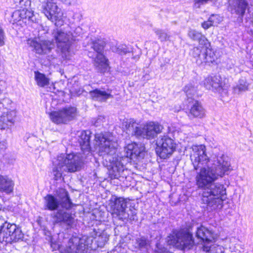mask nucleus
Returning a JSON list of instances; mask_svg holds the SVG:
<instances>
[{"mask_svg": "<svg viewBox=\"0 0 253 253\" xmlns=\"http://www.w3.org/2000/svg\"><path fill=\"white\" fill-rule=\"evenodd\" d=\"M149 247L150 242L145 237H141L136 239L135 248L141 252L146 253Z\"/></svg>", "mask_w": 253, "mask_h": 253, "instance_id": "24", "label": "nucleus"}, {"mask_svg": "<svg viewBox=\"0 0 253 253\" xmlns=\"http://www.w3.org/2000/svg\"><path fill=\"white\" fill-rule=\"evenodd\" d=\"M184 90L187 97L188 107L189 113L188 116L189 118H202L205 115V111L201 105L196 99V89L192 84H189L185 86Z\"/></svg>", "mask_w": 253, "mask_h": 253, "instance_id": "8", "label": "nucleus"}, {"mask_svg": "<svg viewBox=\"0 0 253 253\" xmlns=\"http://www.w3.org/2000/svg\"><path fill=\"white\" fill-rule=\"evenodd\" d=\"M83 33V29L80 27H76L74 30V33H72V34L74 36H75V38L76 39V41H78L79 39L77 38L78 37L80 36Z\"/></svg>", "mask_w": 253, "mask_h": 253, "instance_id": "37", "label": "nucleus"}, {"mask_svg": "<svg viewBox=\"0 0 253 253\" xmlns=\"http://www.w3.org/2000/svg\"><path fill=\"white\" fill-rule=\"evenodd\" d=\"M16 112L14 110H7L3 111L0 116V128L1 129H5L12 126L15 122Z\"/></svg>", "mask_w": 253, "mask_h": 253, "instance_id": "21", "label": "nucleus"}, {"mask_svg": "<svg viewBox=\"0 0 253 253\" xmlns=\"http://www.w3.org/2000/svg\"><path fill=\"white\" fill-rule=\"evenodd\" d=\"M77 115V109L73 107L63 108L58 111L51 112L50 114L51 120L55 124H65L72 120Z\"/></svg>", "mask_w": 253, "mask_h": 253, "instance_id": "15", "label": "nucleus"}, {"mask_svg": "<svg viewBox=\"0 0 253 253\" xmlns=\"http://www.w3.org/2000/svg\"><path fill=\"white\" fill-rule=\"evenodd\" d=\"M50 246L52 249L53 251H56L59 250L60 248V245L58 242H57L55 241H54L53 238H51L50 240Z\"/></svg>", "mask_w": 253, "mask_h": 253, "instance_id": "38", "label": "nucleus"}, {"mask_svg": "<svg viewBox=\"0 0 253 253\" xmlns=\"http://www.w3.org/2000/svg\"><path fill=\"white\" fill-rule=\"evenodd\" d=\"M190 159L196 170L195 184L201 190L203 208L209 211L220 210L226 198V190L223 184L215 182L232 169L229 158L221 154L210 159L205 146L200 145L192 147Z\"/></svg>", "mask_w": 253, "mask_h": 253, "instance_id": "1", "label": "nucleus"}, {"mask_svg": "<svg viewBox=\"0 0 253 253\" xmlns=\"http://www.w3.org/2000/svg\"><path fill=\"white\" fill-rule=\"evenodd\" d=\"M88 249L82 240L77 237L70 238L66 250V253H87Z\"/></svg>", "mask_w": 253, "mask_h": 253, "instance_id": "17", "label": "nucleus"}, {"mask_svg": "<svg viewBox=\"0 0 253 253\" xmlns=\"http://www.w3.org/2000/svg\"><path fill=\"white\" fill-rule=\"evenodd\" d=\"M2 209V205L0 204V211Z\"/></svg>", "mask_w": 253, "mask_h": 253, "instance_id": "47", "label": "nucleus"}, {"mask_svg": "<svg viewBox=\"0 0 253 253\" xmlns=\"http://www.w3.org/2000/svg\"><path fill=\"white\" fill-rule=\"evenodd\" d=\"M40 2L41 10L47 18L57 26L61 25L63 13L56 3L53 0H40Z\"/></svg>", "mask_w": 253, "mask_h": 253, "instance_id": "12", "label": "nucleus"}, {"mask_svg": "<svg viewBox=\"0 0 253 253\" xmlns=\"http://www.w3.org/2000/svg\"><path fill=\"white\" fill-rule=\"evenodd\" d=\"M7 143L4 140H1L0 138V151L4 150L6 148Z\"/></svg>", "mask_w": 253, "mask_h": 253, "instance_id": "43", "label": "nucleus"}, {"mask_svg": "<svg viewBox=\"0 0 253 253\" xmlns=\"http://www.w3.org/2000/svg\"><path fill=\"white\" fill-rule=\"evenodd\" d=\"M30 4V1L29 0H20L19 6L22 8L23 6H27Z\"/></svg>", "mask_w": 253, "mask_h": 253, "instance_id": "42", "label": "nucleus"}, {"mask_svg": "<svg viewBox=\"0 0 253 253\" xmlns=\"http://www.w3.org/2000/svg\"><path fill=\"white\" fill-rule=\"evenodd\" d=\"M27 44L33 48L36 53L39 54H46L50 52L54 47V43L51 41L43 40L41 41L39 39H29Z\"/></svg>", "mask_w": 253, "mask_h": 253, "instance_id": "16", "label": "nucleus"}, {"mask_svg": "<svg viewBox=\"0 0 253 253\" xmlns=\"http://www.w3.org/2000/svg\"><path fill=\"white\" fill-rule=\"evenodd\" d=\"M5 35L3 29L0 26V46H3L5 44Z\"/></svg>", "mask_w": 253, "mask_h": 253, "instance_id": "39", "label": "nucleus"}, {"mask_svg": "<svg viewBox=\"0 0 253 253\" xmlns=\"http://www.w3.org/2000/svg\"><path fill=\"white\" fill-rule=\"evenodd\" d=\"M157 250L155 251V253H170L165 248L160 249L157 246Z\"/></svg>", "mask_w": 253, "mask_h": 253, "instance_id": "44", "label": "nucleus"}, {"mask_svg": "<svg viewBox=\"0 0 253 253\" xmlns=\"http://www.w3.org/2000/svg\"><path fill=\"white\" fill-rule=\"evenodd\" d=\"M168 244L181 250H189L194 245L191 234L177 230L172 231L167 238Z\"/></svg>", "mask_w": 253, "mask_h": 253, "instance_id": "11", "label": "nucleus"}, {"mask_svg": "<svg viewBox=\"0 0 253 253\" xmlns=\"http://www.w3.org/2000/svg\"><path fill=\"white\" fill-rule=\"evenodd\" d=\"M127 199L112 196L109 200V206L113 217L124 220L128 217V214L126 212Z\"/></svg>", "mask_w": 253, "mask_h": 253, "instance_id": "14", "label": "nucleus"}, {"mask_svg": "<svg viewBox=\"0 0 253 253\" xmlns=\"http://www.w3.org/2000/svg\"><path fill=\"white\" fill-rule=\"evenodd\" d=\"M52 34L62 57L65 59H70L75 54L73 47L74 42L76 41L75 36L70 32L58 28L54 29Z\"/></svg>", "mask_w": 253, "mask_h": 253, "instance_id": "6", "label": "nucleus"}, {"mask_svg": "<svg viewBox=\"0 0 253 253\" xmlns=\"http://www.w3.org/2000/svg\"><path fill=\"white\" fill-rule=\"evenodd\" d=\"M86 40L90 41L91 48L95 52V58L94 59V66L97 71L101 73H104L108 70V61L103 55V50L106 44L105 41L102 39L93 40Z\"/></svg>", "mask_w": 253, "mask_h": 253, "instance_id": "10", "label": "nucleus"}, {"mask_svg": "<svg viewBox=\"0 0 253 253\" xmlns=\"http://www.w3.org/2000/svg\"><path fill=\"white\" fill-rule=\"evenodd\" d=\"M201 56L202 64L205 63L210 65L211 63L215 62L217 59V55L215 54V52L211 50L210 48L203 51Z\"/></svg>", "mask_w": 253, "mask_h": 253, "instance_id": "23", "label": "nucleus"}, {"mask_svg": "<svg viewBox=\"0 0 253 253\" xmlns=\"http://www.w3.org/2000/svg\"><path fill=\"white\" fill-rule=\"evenodd\" d=\"M21 14L20 9L14 11L12 15V17L14 21L19 22L22 20L21 18Z\"/></svg>", "mask_w": 253, "mask_h": 253, "instance_id": "36", "label": "nucleus"}, {"mask_svg": "<svg viewBox=\"0 0 253 253\" xmlns=\"http://www.w3.org/2000/svg\"><path fill=\"white\" fill-rule=\"evenodd\" d=\"M111 50L115 53L121 55H126L127 53H130L132 49L131 47L126 44H117L112 45L110 47Z\"/></svg>", "mask_w": 253, "mask_h": 253, "instance_id": "25", "label": "nucleus"}, {"mask_svg": "<svg viewBox=\"0 0 253 253\" xmlns=\"http://www.w3.org/2000/svg\"><path fill=\"white\" fill-rule=\"evenodd\" d=\"M209 19L210 20L211 22L213 24V26H215L221 21L220 17L218 15L216 14H212L211 15Z\"/></svg>", "mask_w": 253, "mask_h": 253, "instance_id": "34", "label": "nucleus"}, {"mask_svg": "<svg viewBox=\"0 0 253 253\" xmlns=\"http://www.w3.org/2000/svg\"><path fill=\"white\" fill-rule=\"evenodd\" d=\"M74 206L68 191L63 188L58 189L56 191V195L49 194L43 198L44 210L57 211L52 216L55 222L63 223L68 226L73 224L74 218L71 212L65 210H70Z\"/></svg>", "mask_w": 253, "mask_h": 253, "instance_id": "4", "label": "nucleus"}, {"mask_svg": "<svg viewBox=\"0 0 253 253\" xmlns=\"http://www.w3.org/2000/svg\"><path fill=\"white\" fill-rule=\"evenodd\" d=\"M90 134L89 130L81 132L78 141L83 154H61L53 161L52 173L55 180L60 179L64 172H74L81 169L84 159L90 155Z\"/></svg>", "mask_w": 253, "mask_h": 253, "instance_id": "3", "label": "nucleus"}, {"mask_svg": "<svg viewBox=\"0 0 253 253\" xmlns=\"http://www.w3.org/2000/svg\"><path fill=\"white\" fill-rule=\"evenodd\" d=\"M229 8L232 13L243 17L248 6L246 0H229Z\"/></svg>", "mask_w": 253, "mask_h": 253, "instance_id": "18", "label": "nucleus"}, {"mask_svg": "<svg viewBox=\"0 0 253 253\" xmlns=\"http://www.w3.org/2000/svg\"><path fill=\"white\" fill-rule=\"evenodd\" d=\"M189 37L194 41H198L202 37V34L194 30H190L188 33Z\"/></svg>", "mask_w": 253, "mask_h": 253, "instance_id": "33", "label": "nucleus"}, {"mask_svg": "<svg viewBox=\"0 0 253 253\" xmlns=\"http://www.w3.org/2000/svg\"><path fill=\"white\" fill-rule=\"evenodd\" d=\"M91 51H89V52L88 56H89V57H92L93 58L94 55H91Z\"/></svg>", "mask_w": 253, "mask_h": 253, "instance_id": "46", "label": "nucleus"}, {"mask_svg": "<svg viewBox=\"0 0 253 253\" xmlns=\"http://www.w3.org/2000/svg\"><path fill=\"white\" fill-rule=\"evenodd\" d=\"M14 182L6 176L0 175V191L10 194L13 192Z\"/></svg>", "mask_w": 253, "mask_h": 253, "instance_id": "22", "label": "nucleus"}, {"mask_svg": "<svg viewBox=\"0 0 253 253\" xmlns=\"http://www.w3.org/2000/svg\"><path fill=\"white\" fill-rule=\"evenodd\" d=\"M196 236L199 240L198 244L205 253H219L221 252V247L212 244L215 235L203 226L197 228Z\"/></svg>", "mask_w": 253, "mask_h": 253, "instance_id": "7", "label": "nucleus"}, {"mask_svg": "<svg viewBox=\"0 0 253 253\" xmlns=\"http://www.w3.org/2000/svg\"><path fill=\"white\" fill-rule=\"evenodd\" d=\"M198 41L199 42V44L202 45L203 48H205V50L210 48L211 43L204 35H202V37L200 38Z\"/></svg>", "mask_w": 253, "mask_h": 253, "instance_id": "32", "label": "nucleus"}, {"mask_svg": "<svg viewBox=\"0 0 253 253\" xmlns=\"http://www.w3.org/2000/svg\"><path fill=\"white\" fill-rule=\"evenodd\" d=\"M35 79L37 84L40 87H44L49 84V79L45 75L39 71H35Z\"/></svg>", "mask_w": 253, "mask_h": 253, "instance_id": "27", "label": "nucleus"}, {"mask_svg": "<svg viewBox=\"0 0 253 253\" xmlns=\"http://www.w3.org/2000/svg\"><path fill=\"white\" fill-rule=\"evenodd\" d=\"M112 90L103 88H96L89 92V94L92 99L99 102H106L107 99L113 98L111 94Z\"/></svg>", "mask_w": 253, "mask_h": 253, "instance_id": "20", "label": "nucleus"}, {"mask_svg": "<svg viewBox=\"0 0 253 253\" xmlns=\"http://www.w3.org/2000/svg\"><path fill=\"white\" fill-rule=\"evenodd\" d=\"M156 152L161 159H166L175 151L176 143L167 135H160L156 142Z\"/></svg>", "mask_w": 253, "mask_h": 253, "instance_id": "13", "label": "nucleus"}, {"mask_svg": "<svg viewBox=\"0 0 253 253\" xmlns=\"http://www.w3.org/2000/svg\"><path fill=\"white\" fill-rule=\"evenodd\" d=\"M249 83L244 78L240 79L238 84L235 86L233 89L235 94H240L248 90Z\"/></svg>", "mask_w": 253, "mask_h": 253, "instance_id": "26", "label": "nucleus"}, {"mask_svg": "<svg viewBox=\"0 0 253 253\" xmlns=\"http://www.w3.org/2000/svg\"><path fill=\"white\" fill-rule=\"evenodd\" d=\"M202 83L204 86L209 90L219 91L223 87L221 78L219 76H209Z\"/></svg>", "mask_w": 253, "mask_h": 253, "instance_id": "19", "label": "nucleus"}, {"mask_svg": "<svg viewBox=\"0 0 253 253\" xmlns=\"http://www.w3.org/2000/svg\"><path fill=\"white\" fill-rule=\"evenodd\" d=\"M218 0H194V7L195 8H200L202 6L211 2L215 3Z\"/></svg>", "mask_w": 253, "mask_h": 253, "instance_id": "31", "label": "nucleus"}, {"mask_svg": "<svg viewBox=\"0 0 253 253\" xmlns=\"http://www.w3.org/2000/svg\"><path fill=\"white\" fill-rule=\"evenodd\" d=\"M20 13H21V18L22 19V20H24L25 23L27 22V20H28L29 21H33L32 18L34 16L33 12L26 8L20 9Z\"/></svg>", "mask_w": 253, "mask_h": 253, "instance_id": "29", "label": "nucleus"}, {"mask_svg": "<svg viewBox=\"0 0 253 253\" xmlns=\"http://www.w3.org/2000/svg\"><path fill=\"white\" fill-rule=\"evenodd\" d=\"M95 140L98 146V155L102 157L111 179L124 177L126 165L130 160L144 156V146L135 142L128 144L123 152L117 154L118 143L109 133L96 134Z\"/></svg>", "mask_w": 253, "mask_h": 253, "instance_id": "2", "label": "nucleus"}, {"mask_svg": "<svg viewBox=\"0 0 253 253\" xmlns=\"http://www.w3.org/2000/svg\"><path fill=\"white\" fill-rule=\"evenodd\" d=\"M105 117L104 116H99L94 123L96 126H100L104 121Z\"/></svg>", "mask_w": 253, "mask_h": 253, "instance_id": "41", "label": "nucleus"}, {"mask_svg": "<svg viewBox=\"0 0 253 253\" xmlns=\"http://www.w3.org/2000/svg\"><path fill=\"white\" fill-rule=\"evenodd\" d=\"M202 53V49L198 47H194L192 50V55L194 58H196V63L198 65L202 64V60H201Z\"/></svg>", "mask_w": 253, "mask_h": 253, "instance_id": "30", "label": "nucleus"}, {"mask_svg": "<svg viewBox=\"0 0 253 253\" xmlns=\"http://www.w3.org/2000/svg\"><path fill=\"white\" fill-rule=\"evenodd\" d=\"M0 220L3 223L0 225H5L6 223L7 224H11L12 221H13V219L9 216L7 215L3 216L2 215L0 216Z\"/></svg>", "mask_w": 253, "mask_h": 253, "instance_id": "35", "label": "nucleus"}, {"mask_svg": "<svg viewBox=\"0 0 253 253\" xmlns=\"http://www.w3.org/2000/svg\"><path fill=\"white\" fill-rule=\"evenodd\" d=\"M24 238L21 228L12 222L0 226V242L1 243L11 244L22 241Z\"/></svg>", "mask_w": 253, "mask_h": 253, "instance_id": "9", "label": "nucleus"}, {"mask_svg": "<svg viewBox=\"0 0 253 253\" xmlns=\"http://www.w3.org/2000/svg\"><path fill=\"white\" fill-rule=\"evenodd\" d=\"M122 126L128 135L147 139L154 138L163 128L158 123L153 122H150L141 127L133 119L124 120Z\"/></svg>", "mask_w": 253, "mask_h": 253, "instance_id": "5", "label": "nucleus"}, {"mask_svg": "<svg viewBox=\"0 0 253 253\" xmlns=\"http://www.w3.org/2000/svg\"><path fill=\"white\" fill-rule=\"evenodd\" d=\"M13 2L15 3L16 6H19L20 5V0H13Z\"/></svg>", "mask_w": 253, "mask_h": 253, "instance_id": "45", "label": "nucleus"}, {"mask_svg": "<svg viewBox=\"0 0 253 253\" xmlns=\"http://www.w3.org/2000/svg\"><path fill=\"white\" fill-rule=\"evenodd\" d=\"M213 26V24L211 22L209 19H208V21H205L202 24V27L205 30H207Z\"/></svg>", "mask_w": 253, "mask_h": 253, "instance_id": "40", "label": "nucleus"}, {"mask_svg": "<svg viewBox=\"0 0 253 253\" xmlns=\"http://www.w3.org/2000/svg\"><path fill=\"white\" fill-rule=\"evenodd\" d=\"M153 31L160 42H164L170 41V35H169L165 30L155 28Z\"/></svg>", "mask_w": 253, "mask_h": 253, "instance_id": "28", "label": "nucleus"}]
</instances>
